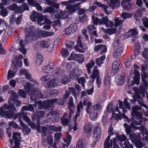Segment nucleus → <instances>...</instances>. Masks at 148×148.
<instances>
[{"label":"nucleus","mask_w":148,"mask_h":148,"mask_svg":"<svg viewBox=\"0 0 148 148\" xmlns=\"http://www.w3.org/2000/svg\"><path fill=\"white\" fill-rule=\"evenodd\" d=\"M24 30L25 33V39L24 40H21L20 42L21 47L18 50L23 54L26 53V49L24 48L25 45L32 41L36 40L41 38L50 36L53 35V33L43 31L39 29L36 30L35 27L34 25L29 26L28 23Z\"/></svg>","instance_id":"nucleus-1"},{"label":"nucleus","mask_w":148,"mask_h":148,"mask_svg":"<svg viewBox=\"0 0 148 148\" xmlns=\"http://www.w3.org/2000/svg\"><path fill=\"white\" fill-rule=\"evenodd\" d=\"M10 92L13 98L10 99L11 101H8L9 105L5 104L3 107L0 108V115L8 119L12 118L16 114L15 112L16 110L14 104L15 103L17 106H20L21 104V102L19 100H15L17 97L16 93L13 91H11Z\"/></svg>","instance_id":"nucleus-2"},{"label":"nucleus","mask_w":148,"mask_h":148,"mask_svg":"<svg viewBox=\"0 0 148 148\" xmlns=\"http://www.w3.org/2000/svg\"><path fill=\"white\" fill-rule=\"evenodd\" d=\"M55 77L52 79L48 84V87L50 88L60 86L61 83L66 84L68 82L69 73L59 70L54 73Z\"/></svg>","instance_id":"nucleus-3"},{"label":"nucleus","mask_w":148,"mask_h":148,"mask_svg":"<svg viewBox=\"0 0 148 148\" xmlns=\"http://www.w3.org/2000/svg\"><path fill=\"white\" fill-rule=\"evenodd\" d=\"M34 86V84L29 82L26 83L25 85L24 86L26 92L23 91L22 89L19 90L18 91L19 95L23 98H25L26 97L27 92L29 93V94L31 96L32 100H34L37 98H42V95L38 89H36L35 90H32Z\"/></svg>","instance_id":"nucleus-4"},{"label":"nucleus","mask_w":148,"mask_h":148,"mask_svg":"<svg viewBox=\"0 0 148 148\" xmlns=\"http://www.w3.org/2000/svg\"><path fill=\"white\" fill-rule=\"evenodd\" d=\"M47 16L43 15L41 14L38 13L36 11H33L32 14L30 17V19L33 22L37 21L38 24H40L41 26L44 24L43 23H40L43 20H45L46 24L43 26V28L44 29H48L51 28V24L52 23L48 19H47Z\"/></svg>","instance_id":"nucleus-5"},{"label":"nucleus","mask_w":148,"mask_h":148,"mask_svg":"<svg viewBox=\"0 0 148 148\" xmlns=\"http://www.w3.org/2000/svg\"><path fill=\"white\" fill-rule=\"evenodd\" d=\"M83 104L84 106H87L86 112L89 114L90 119L93 121H95L97 118V114L95 111L92 110V103L86 99L85 98Z\"/></svg>","instance_id":"nucleus-6"},{"label":"nucleus","mask_w":148,"mask_h":148,"mask_svg":"<svg viewBox=\"0 0 148 148\" xmlns=\"http://www.w3.org/2000/svg\"><path fill=\"white\" fill-rule=\"evenodd\" d=\"M134 68L135 69V70L134 71V76L133 78V82L132 81L130 82V84L132 86L134 85L135 84L137 85L139 84L140 78L139 72L136 70V69L139 68V67L136 64H134L133 66L132 67L130 74V76L133 77L134 75L133 72Z\"/></svg>","instance_id":"nucleus-7"},{"label":"nucleus","mask_w":148,"mask_h":148,"mask_svg":"<svg viewBox=\"0 0 148 148\" xmlns=\"http://www.w3.org/2000/svg\"><path fill=\"white\" fill-rule=\"evenodd\" d=\"M141 107L137 105L132 107V110L131 114L132 116H135L139 121L135 122V125H138L142 122V114L138 112V110L141 109Z\"/></svg>","instance_id":"nucleus-8"},{"label":"nucleus","mask_w":148,"mask_h":148,"mask_svg":"<svg viewBox=\"0 0 148 148\" xmlns=\"http://www.w3.org/2000/svg\"><path fill=\"white\" fill-rule=\"evenodd\" d=\"M126 120L129 123L131 122L130 125L132 128L134 129L139 130L143 136L145 134L147 135L145 138V140L148 141V132H147V130L146 128L144 127H139L135 126L134 124H135V122H136V121H134L133 119L131 120L128 118Z\"/></svg>","instance_id":"nucleus-9"},{"label":"nucleus","mask_w":148,"mask_h":148,"mask_svg":"<svg viewBox=\"0 0 148 148\" xmlns=\"http://www.w3.org/2000/svg\"><path fill=\"white\" fill-rule=\"evenodd\" d=\"M131 140L132 142L135 144L136 147L137 148H142L144 145L143 143L140 141L137 140L140 139V134L138 133L136 135L134 133H132L131 135H129Z\"/></svg>","instance_id":"nucleus-10"},{"label":"nucleus","mask_w":148,"mask_h":148,"mask_svg":"<svg viewBox=\"0 0 148 148\" xmlns=\"http://www.w3.org/2000/svg\"><path fill=\"white\" fill-rule=\"evenodd\" d=\"M47 116L48 119V122L55 123L59 120L60 115L58 111L53 110L47 114Z\"/></svg>","instance_id":"nucleus-11"},{"label":"nucleus","mask_w":148,"mask_h":148,"mask_svg":"<svg viewBox=\"0 0 148 148\" xmlns=\"http://www.w3.org/2000/svg\"><path fill=\"white\" fill-rule=\"evenodd\" d=\"M82 37V36H79L77 39V45L75 47V49L77 51L79 52H83V50H86L87 49V46L83 45L81 42Z\"/></svg>","instance_id":"nucleus-12"},{"label":"nucleus","mask_w":148,"mask_h":148,"mask_svg":"<svg viewBox=\"0 0 148 148\" xmlns=\"http://www.w3.org/2000/svg\"><path fill=\"white\" fill-rule=\"evenodd\" d=\"M71 2H69V1H64L61 3L62 5H66V8L68 10V13L69 14H71L73 12H75V11L78 8V6L80 4L79 3L75 4V5H69V3Z\"/></svg>","instance_id":"nucleus-13"},{"label":"nucleus","mask_w":148,"mask_h":148,"mask_svg":"<svg viewBox=\"0 0 148 148\" xmlns=\"http://www.w3.org/2000/svg\"><path fill=\"white\" fill-rule=\"evenodd\" d=\"M23 58V56L21 55L18 56H15L13 57L12 60V63L15 66L21 67L22 66L23 63L21 59Z\"/></svg>","instance_id":"nucleus-14"},{"label":"nucleus","mask_w":148,"mask_h":148,"mask_svg":"<svg viewBox=\"0 0 148 148\" xmlns=\"http://www.w3.org/2000/svg\"><path fill=\"white\" fill-rule=\"evenodd\" d=\"M99 24H104L107 27H111L113 26L114 23L112 21L108 19L107 16H106L102 18L101 20L100 21Z\"/></svg>","instance_id":"nucleus-15"},{"label":"nucleus","mask_w":148,"mask_h":148,"mask_svg":"<svg viewBox=\"0 0 148 148\" xmlns=\"http://www.w3.org/2000/svg\"><path fill=\"white\" fill-rule=\"evenodd\" d=\"M52 16L54 19H61L67 18L68 16L67 12L65 11H61L59 13L52 15Z\"/></svg>","instance_id":"nucleus-16"},{"label":"nucleus","mask_w":148,"mask_h":148,"mask_svg":"<svg viewBox=\"0 0 148 148\" xmlns=\"http://www.w3.org/2000/svg\"><path fill=\"white\" fill-rule=\"evenodd\" d=\"M119 107L120 108L123 109L122 112L126 113L127 112V110L126 109L128 110L131 109V105L129 104L126 101H124L123 104L122 101H119Z\"/></svg>","instance_id":"nucleus-17"},{"label":"nucleus","mask_w":148,"mask_h":148,"mask_svg":"<svg viewBox=\"0 0 148 148\" xmlns=\"http://www.w3.org/2000/svg\"><path fill=\"white\" fill-rule=\"evenodd\" d=\"M82 73V71L81 69H76L70 71L69 73V76L72 79H74L76 77L80 75Z\"/></svg>","instance_id":"nucleus-18"},{"label":"nucleus","mask_w":148,"mask_h":148,"mask_svg":"<svg viewBox=\"0 0 148 148\" xmlns=\"http://www.w3.org/2000/svg\"><path fill=\"white\" fill-rule=\"evenodd\" d=\"M101 129L100 127H96L93 132V140L98 141L100 138Z\"/></svg>","instance_id":"nucleus-19"},{"label":"nucleus","mask_w":148,"mask_h":148,"mask_svg":"<svg viewBox=\"0 0 148 148\" xmlns=\"http://www.w3.org/2000/svg\"><path fill=\"white\" fill-rule=\"evenodd\" d=\"M18 117L20 122V120L22 121L21 120L22 118H23L28 124L30 122L29 119L23 113L20 112L19 113H18L14 116L13 118L16 119Z\"/></svg>","instance_id":"nucleus-20"},{"label":"nucleus","mask_w":148,"mask_h":148,"mask_svg":"<svg viewBox=\"0 0 148 148\" xmlns=\"http://www.w3.org/2000/svg\"><path fill=\"white\" fill-rule=\"evenodd\" d=\"M100 72L97 70V67L95 66L94 69L92 74L91 75L89 81L91 83H93L96 77H99Z\"/></svg>","instance_id":"nucleus-21"},{"label":"nucleus","mask_w":148,"mask_h":148,"mask_svg":"<svg viewBox=\"0 0 148 148\" xmlns=\"http://www.w3.org/2000/svg\"><path fill=\"white\" fill-rule=\"evenodd\" d=\"M123 52V48L120 46L115 48L113 53V56L115 58H118L120 57Z\"/></svg>","instance_id":"nucleus-22"},{"label":"nucleus","mask_w":148,"mask_h":148,"mask_svg":"<svg viewBox=\"0 0 148 148\" xmlns=\"http://www.w3.org/2000/svg\"><path fill=\"white\" fill-rule=\"evenodd\" d=\"M54 65L52 62H50L47 66H43L42 68V72L45 73H49L53 70Z\"/></svg>","instance_id":"nucleus-23"},{"label":"nucleus","mask_w":148,"mask_h":148,"mask_svg":"<svg viewBox=\"0 0 148 148\" xmlns=\"http://www.w3.org/2000/svg\"><path fill=\"white\" fill-rule=\"evenodd\" d=\"M125 78V76L121 75H117L115 78V82L118 85H122L124 84Z\"/></svg>","instance_id":"nucleus-24"},{"label":"nucleus","mask_w":148,"mask_h":148,"mask_svg":"<svg viewBox=\"0 0 148 148\" xmlns=\"http://www.w3.org/2000/svg\"><path fill=\"white\" fill-rule=\"evenodd\" d=\"M117 139L118 140L120 141L121 142L123 141H124V145L125 148H130V145H132L130 144L127 140H126V137L124 135H122L120 136H117Z\"/></svg>","instance_id":"nucleus-25"},{"label":"nucleus","mask_w":148,"mask_h":148,"mask_svg":"<svg viewBox=\"0 0 148 148\" xmlns=\"http://www.w3.org/2000/svg\"><path fill=\"white\" fill-rule=\"evenodd\" d=\"M8 8L11 10H15L16 13H21L23 12V11L20 7H18L16 4H13L9 6Z\"/></svg>","instance_id":"nucleus-26"},{"label":"nucleus","mask_w":148,"mask_h":148,"mask_svg":"<svg viewBox=\"0 0 148 148\" xmlns=\"http://www.w3.org/2000/svg\"><path fill=\"white\" fill-rule=\"evenodd\" d=\"M108 4L110 8L112 9L116 8L120 6V0H110V2Z\"/></svg>","instance_id":"nucleus-27"},{"label":"nucleus","mask_w":148,"mask_h":148,"mask_svg":"<svg viewBox=\"0 0 148 148\" xmlns=\"http://www.w3.org/2000/svg\"><path fill=\"white\" fill-rule=\"evenodd\" d=\"M120 65L119 61L114 62L113 63L112 67V72L114 74H116L119 70Z\"/></svg>","instance_id":"nucleus-28"},{"label":"nucleus","mask_w":148,"mask_h":148,"mask_svg":"<svg viewBox=\"0 0 148 148\" xmlns=\"http://www.w3.org/2000/svg\"><path fill=\"white\" fill-rule=\"evenodd\" d=\"M73 99L72 97H70L69 100L68 105L69 109L70 110L69 116L71 117V115L74 113L73 108L74 107V104L73 103Z\"/></svg>","instance_id":"nucleus-29"},{"label":"nucleus","mask_w":148,"mask_h":148,"mask_svg":"<svg viewBox=\"0 0 148 148\" xmlns=\"http://www.w3.org/2000/svg\"><path fill=\"white\" fill-rule=\"evenodd\" d=\"M83 107L82 106V101H80L77 104V112L75 116V120L77 119V117L79 116L81 110L83 109Z\"/></svg>","instance_id":"nucleus-30"},{"label":"nucleus","mask_w":148,"mask_h":148,"mask_svg":"<svg viewBox=\"0 0 148 148\" xmlns=\"http://www.w3.org/2000/svg\"><path fill=\"white\" fill-rule=\"evenodd\" d=\"M20 125L23 127V132L25 135L28 134L31 131V129L28 127L24 123L20 120Z\"/></svg>","instance_id":"nucleus-31"},{"label":"nucleus","mask_w":148,"mask_h":148,"mask_svg":"<svg viewBox=\"0 0 148 148\" xmlns=\"http://www.w3.org/2000/svg\"><path fill=\"white\" fill-rule=\"evenodd\" d=\"M36 129L38 132H41L42 137H44L46 136V132L47 130L46 127L38 126L36 127Z\"/></svg>","instance_id":"nucleus-32"},{"label":"nucleus","mask_w":148,"mask_h":148,"mask_svg":"<svg viewBox=\"0 0 148 148\" xmlns=\"http://www.w3.org/2000/svg\"><path fill=\"white\" fill-rule=\"evenodd\" d=\"M43 58L42 55L39 53H37L36 55V62L38 66L41 64L42 62Z\"/></svg>","instance_id":"nucleus-33"},{"label":"nucleus","mask_w":148,"mask_h":148,"mask_svg":"<svg viewBox=\"0 0 148 148\" xmlns=\"http://www.w3.org/2000/svg\"><path fill=\"white\" fill-rule=\"evenodd\" d=\"M110 136L108 135L104 143V148H112V140H111L110 142H108V140L110 139Z\"/></svg>","instance_id":"nucleus-34"},{"label":"nucleus","mask_w":148,"mask_h":148,"mask_svg":"<svg viewBox=\"0 0 148 148\" xmlns=\"http://www.w3.org/2000/svg\"><path fill=\"white\" fill-rule=\"evenodd\" d=\"M131 0H123L122 2L121 5L123 8L125 9L130 8L131 5L129 1Z\"/></svg>","instance_id":"nucleus-35"},{"label":"nucleus","mask_w":148,"mask_h":148,"mask_svg":"<svg viewBox=\"0 0 148 148\" xmlns=\"http://www.w3.org/2000/svg\"><path fill=\"white\" fill-rule=\"evenodd\" d=\"M13 139L14 140L15 143H18L21 138L20 133L17 132L14 133L12 136Z\"/></svg>","instance_id":"nucleus-36"},{"label":"nucleus","mask_w":148,"mask_h":148,"mask_svg":"<svg viewBox=\"0 0 148 148\" xmlns=\"http://www.w3.org/2000/svg\"><path fill=\"white\" fill-rule=\"evenodd\" d=\"M101 30L104 32H106L107 34H109L110 35L115 33L116 31V29L114 28H108L106 30H105L104 28L101 27Z\"/></svg>","instance_id":"nucleus-37"},{"label":"nucleus","mask_w":148,"mask_h":148,"mask_svg":"<svg viewBox=\"0 0 148 148\" xmlns=\"http://www.w3.org/2000/svg\"><path fill=\"white\" fill-rule=\"evenodd\" d=\"M97 16L98 15L97 14H95L92 16V21L93 24L95 25H97L98 23L99 24V21L101 20V19L100 20L98 19Z\"/></svg>","instance_id":"nucleus-38"},{"label":"nucleus","mask_w":148,"mask_h":148,"mask_svg":"<svg viewBox=\"0 0 148 148\" xmlns=\"http://www.w3.org/2000/svg\"><path fill=\"white\" fill-rule=\"evenodd\" d=\"M94 64L95 61L94 60H92L86 65V66L87 69L88 73L89 74L91 73L90 69L94 66Z\"/></svg>","instance_id":"nucleus-39"},{"label":"nucleus","mask_w":148,"mask_h":148,"mask_svg":"<svg viewBox=\"0 0 148 148\" xmlns=\"http://www.w3.org/2000/svg\"><path fill=\"white\" fill-rule=\"evenodd\" d=\"M26 78L29 80L31 82L34 83L35 84L38 86V82L35 80L32 77L31 75L29 73L28 71L27 73L25 75Z\"/></svg>","instance_id":"nucleus-40"},{"label":"nucleus","mask_w":148,"mask_h":148,"mask_svg":"<svg viewBox=\"0 0 148 148\" xmlns=\"http://www.w3.org/2000/svg\"><path fill=\"white\" fill-rule=\"evenodd\" d=\"M135 95L137 98L139 99V100L138 101V102L139 104L141 105L142 106L146 108V109H147L148 108V106L144 103L143 100H142V98L140 96V95H138V94L137 93H136Z\"/></svg>","instance_id":"nucleus-41"},{"label":"nucleus","mask_w":148,"mask_h":148,"mask_svg":"<svg viewBox=\"0 0 148 148\" xmlns=\"http://www.w3.org/2000/svg\"><path fill=\"white\" fill-rule=\"evenodd\" d=\"M105 56L103 55L96 59V62L99 66H100L103 63V61L105 59Z\"/></svg>","instance_id":"nucleus-42"},{"label":"nucleus","mask_w":148,"mask_h":148,"mask_svg":"<svg viewBox=\"0 0 148 148\" xmlns=\"http://www.w3.org/2000/svg\"><path fill=\"white\" fill-rule=\"evenodd\" d=\"M56 12V11L53 7L49 6L47 7L43 11V12L44 13H54Z\"/></svg>","instance_id":"nucleus-43"},{"label":"nucleus","mask_w":148,"mask_h":148,"mask_svg":"<svg viewBox=\"0 0 148 148\" xmlns=\"http://www.w3.org/2000/svg\"><path fill=\"white\" fill-rule=\"evenodd\" d=\"M48 44V43L47 41L43 40L38 42L36 44L38 45L39 47L42 48H45L47 47Z\"/></svg>","instance_id":"nucleus-44"},{"label":"nucleus","mask_w":148,"mask_h":148,"mask_svg":"<svg viewBox=\"0 0 148 148\" xmlns=\"http://www.w3.org/2000/svg\"><path fill=\"white\" fill-rule=\"evenodd\" d=\"M124 66L126 67H129L132 64L131 59L130 58H127L124 60Z\"/></svg>","instance_id":"nucleus-45"},{"label":"nucleus","mask_w":148,"mask_h":148,"mask_svg":"<svg viewBox=\"0 0 148 148\" xmlns=\"http://www.w3.org/2000/svg\"><path fill=\"white\" fill-rule=\"evenodd\" d=\"M45 0L46 2H47V5H49L53 6L55 8L56 10L59 8L60 6V5L58 3H54L52 1H50V0Z\"/></svg>","instance_id":"nucleus-46"},{"label":"nucleus","mask_w":148,"mask_h":148,"mask_svg":"<svg viewBox=\"0 0 148 148\" xmlns=\"http://www.w3.org/2000/svg\"><path fill=\"white\" fill-rule=\"evenodd\" d=\"M93 110L94 111L100 110L102 109V106L101 105V103L100 102H97L92 107Z\"/></svg>","instance_id":"nucleus-47"},{"label":"nucleus","mask_w":148,"mask_h":148,"mask_svg":"<svg viewBox=\"0 0 148 148\" xmlns=\"http://www.w3.org/2000/svg\"><path fill=\"white\" fill-rule=\"evenodd\" d=\"M0 8L1 9V14L3 16H5L7 14L8 12L6 9L3 8V4H0Z\"/></svg>","instance_id":"nucleus-48"},{"label":"nucleus","mask_w":148,"mask_h":148,"mask_svg":"<svg viewBox=\"0 0 148 148\" xmlns=\"http://www.w3.org/2000/svg\"><path fill=\"white\" fill-rule=\"evenodd\" d=\"M84 61V58L83 55L78 54L76 59V61L79 63L82 64Z\"/></svg>","instance_id":"nucleus-49"},{"label":"nucleus","mask_w":148,"mask_h":148,"mask_svg":"<svg viewBox=\"0 0 148 148\" xmlns=\"http://www.w3.org/2000/svg\"><path fill=\"white\" fill-rule=\"evenodd\" d=\"M110 78L108 76H106L104 79V85L108 88L110 85Z\"/></svg>","instance_id":"nucleus-50"},{"label":"nucleus","mask_w":148,"mask_h":148,"mask_svg":"<svg viewBox=\"0 0 148 148\" xmlns=\"http://www.w3.org/2000/svg\"><path fill=\"white\" fill-rule=\"evenodd\" d=\"M78 55V54L75 53L74 52H72L68 60H74L76 61Z\"/></svg>","instance_id":"nucleus-51"},{"label":"nucleus","mask_w":148,"mask_h":148,"mask_svg":"<svg viewBox=\"0 0 148 148\" xmlns=\"http://www.w3.org/2000/svg\"><path fill=\"white\" fill-rule=\"evenodd\" d=\"M114 26L116 27L118 26L119 25L122 24L123 22V21L121 20V17L119 18H116L114 20Z\"/></svg>","instance_id":"nucleus-52"},{"label":"nucleus","mask_w":148,"mask_h":148,"mask_svg":"<svg viewBox=\"0 0 148 148\" xmlns=\"http://www.w3.org/2000/svg\"><path fill=\"white\" fill-rule=\"evenodd\" d=\"M62 128V127L60 126L50 125L49 127V128L50 130L55 132L60 131L61 130Z\"/></svg>","instance_id":"nucleus-53"},{"label":"nucleus","mask_w":148,"mask_h":148,"mask_svg":"<svg viewBox=\"0 0 148 148\" xmlns=\"http://www.w3.org/2000/svg\"><path fill=\"white\" fill-rule=\"evenodd\" d=\"M44 103H42L41 101L35 102L34 106L35 107H37L38 109H41L43 108V106H44Z\"/></svg>","instance_id":"nucleus-54"},{"label":"nucleus","mask_w":148,"mask_h":148,"mask_svg":"<svg viewBox=\"0 0 148 148\" xmlns=\"http://www.w3.org/2000/svg\"><path fill=\"white\" fill-rule=\"evenodd\" d=\"M78 82L79 84H81L83 87H85V84L86 82V81L84 77L79 78L78 79Z\"/></svg>","instance_id":"nucleus-55"},{"label":"nucleus","mask_w":148,"mask_h":148,"mask_svg":"<svg viewBox=\"0 0 148 148\" xmlns=\"http://www.w3.org/2000/svg\"><path fill=\"white\" fill-rule=\"evenodd\" d=\"M22 109L23 110H25L27 111L29 110L31 111H34L33 107L32 105L30 104L28 106H25L22 107Z\"/></svg>","instance_id":"nucleus-56"},{"label":"nucleus","mask_w":148,"mask_h":148,"mask_svg":"<svg viewBox=\"0 0 148 148\" xmlns=\"http://www.w3.org/2000/svg\"><path fill=\"white\" fill-rule=\"evenodd\" d=\"M69 26L73 33L76 31L77 29V24L76 23H72Z\"/></svg>","instance_id":"nucleus-57"},{"label":"nucleus","mask_w":148,"mask_h":148,"mask_svg":"<svg viewBox=\"0 0 148 148\" xmlns=\"http://www.w3.org/2000/svg\"><path fill=\"white\" fill-rule=\"evenodd\" d=\"M60 53L63 57H66L69 55V52L67 49H62L60 52Z\"/></svg>","instance_id":"nucleus-58"},{"label":"nucleus","mask_w":148,"mask_h":148,"mask_svg":"<svg viewBox=\"0 0 148 148\" xmlns=\"http://www.w3.org/2000/svg\"><path fill=\"white\" fill-rule=\"evenodd\" d=\"M121 16L123 19L130 18L132 16V15L130 13L126 12H123L121 14Z\"/></svg>","instance_id":"nucleus-59"},{"label":"nucleus","mask_w":148,"mask_h":148,"mask_svg":"<svg viewBox=\"0 0 148 148\" xmlns=\"http://www.w3.org/2000/svg\"><path fill=\"white\" fill-rule=\"evenodd\" d=\"M97 4L100 7L103 8L104 9L105 12L106 14H108V11L107 10V8H108V7L106 5H104L101 3L99 2H97Z\"/></svg>","instance_id":"nucleus-60"},{"label":"nucleus","mask_w":148,"mask_h":148,"mask_svg":"<svg viewBox=\"0 0 148 148\" xmlns=\"http://www.w3.org/2000/svg\"><path fill=\"white\" fill-rule=\"evenodd\" d=\"M15 73L11 70H9L8 72V79H10L13 78L15 75Z\"/></svg>","instance_id":"nucleus-61"},{"label":"nucleus","mask_w":148,"mask_h":148,"mask_svg":"<svg viewBox=\"0 0 148 148\" xmlns=\"http://www.w3.org/2000/svg\"><path fill=\"white\" fill-rule=\"evenodd\" d=\"M142 84L143 86H140V87H142L143 88H142L145 89L147 90L148 89V82L146 81L145 79H142Z\"/></svg>","instance_id":"nucleus-62"},{"label":"nucleus","mask_w":148,"mask_h":148,"mask_svg":"<svg viewBox=\"0 0 148 148\" xmlns=\"http://www.w3.org/2000/svg\"><path fill=\"white\" fill-rule=\"evenodd\" d=\"M84 146L83 144V143L82 140L79 139L78 141L77 145H76V148H84Z\"/></svg>","instance_id":"nucleus-63"},{"label":"nucleus","mask_w":148,"mask_h":148,"mask_svg":"<svg viewBox=\"0 0 148 148\" xmlns=\"http://www.w3.org/2000/svg\"><path fill=\"white\" fill-rule=\"evenodd\" d=\"M142 56L145 59H148V49L145 48L142 52Z\"/></svg>","instance_id":"nucleus-64"}]
</instances>
